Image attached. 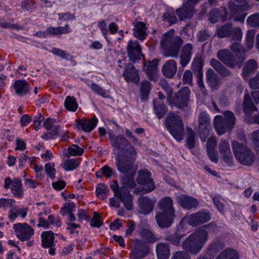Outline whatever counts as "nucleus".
<instances>
[{
    "label": "nucleus",
    "instance_id": "1",
    "mask_svg": "<svg viewBox=\"0 0 259 259\" xmlns=\"http://www.w3.org/2000/svg\"><path fill=\"white\" fill-rule=\"evenodd\" d=\"M183 44L182 38L179 36L175 35V31L172 29L165 32L161 37L160 46L166 57L178 58Z\"/></svg>",
    "mask_w": 259,
    "mask_h": 259
},
{
    "label": "nucleus",
    "instance_id": "2",
    "mask_svg": "<svg viewBox=\"0 0 259 259\" xmlns=\"http://www.w3.org/2000/svg\"><path fill=\"white\" fill-rule=\"evenodd\" d=\"M208 240V233L206 230L199 229L191 234L183 242L182 246L192 254L199 253Z\"/></svg>",
    "mask_w": 259,
    "mask_h": 259
},
{
    "label": "nucleus",
    "instance_id": "3",
    "mask_svg": "<svg viewBox=\"0 0 259 259\" xmlns=\"http://www.w3.org/2000/svg\"><path fill=\"white\" fill-rule=\"evenodd\" d=\"M232 149L236 158L241 164L247 166L253 164L255 155L245 144L233 141Z\"/></svg>",
    "mask_w": 259,
    "mask_h": 259
},
{
    "label": "nucleus",
    "instance_id": "4",
    "mask_svg": "<svg viewBox=\"0 0 259 259\" xmlns=\"http://www.w3.org/2000/svg\"><path fill=\"white\" fill-rule=\"evenodd\" d=\"M224 116V117L221 115H217L214 119V126L217 134L219 135L224 134L227 132L231 131L235 123V116L232 111L229 110L225 111Z\"/></svg>",
    "mask_w": 259,
    "mask_h": 259
},
{
    "label": "nucleus",
    "instance_id": "5",
    "mask_svg": "<svg viewBox=\"0 0 259 259\" xmlns=\"http://www.w3.org/2000/svg\"><path fill=\"white\" fill-rule=\"evenodd\" d=\"M165 124L176 140L181 141L183 139L184 126L179 115L174 113H169L165 119Z\"/></svg>",
    "mask_w": 259,
    "mask_h": 259
},
{
    "label": "nucleus",
    "instance_id": "6",
    "mask_svg": "<svg viewBox=\"0 0 259 259\" xmlns=\"http://www.w3.org/2000/svg\"><path fill=\"white\" fill-rule=\"evenodd\" d=\"M110 142L115 150L123 153L126 157L129 155H132V157L136 156L137 153L134 146L123 136L118 135L116 137L111 136Z\"/></svg>",
    "mask_w": 259,
    "mask_h": 259
},
{
    "label": "nucleus",
    "instance_id": "7",
    "mask_svg": "<svg viewBox=\"0 0 259 259\" xmlns=\"http://www.w3.org/2000/svg\"><path fill=\"white\" fill-rule=\"evenodd\" d=\"M111 188L114 193V195L119 198L124 207L128 210L133 209V196L130 192L123 187L119 188L118 182L114 180L110 185Z\"/></svg>",
    "mask_w": 259,
    "mask_h": 259
},
{
    "label": "nucleus",
    "instance_id": "8",
    "mask_svg": "<svg viewBox=\"0 0 259 259\" xmlns=\"http://www.w3.org/2000/svg\"><path fill=\"white\" fill-rule=\"evenodd\" d=\"M190 89L188 87H184L177 93L172 99L171 98L167 103L171 106H175L179 109H182L188 106L190 100Z\"/></svg>",
    "mask_w": 259,
    "mask_h": 259
},
{
    "label": "nucleus",
    "instance_id": "9",
    "mask_svg": "<svg viewBox=\"0 0 259 259\" xmlns=\"http://www.w3.org/2000/svg\"><path fill=\"white\" fill-rule=\"evenodd\" d=\"M130 257L131 259H140L144 258L150 251L148 244L141 240L135 239L132 242Z\"/></svg>",
    "mask_w": 259,
    "mask_h": 259
},
{
    "label": "nucleus",
    "instance_id": "10",
    "mask_svg": "<svg viewBox=\"0 0 259 259\" xmlns=\"http://www.w3.org/2000/svg\"><path fill=\"white\" fill-rule=\"evenodd\" d=\"M217 57L224 63L226 65L230 68H234L237 66L240 67L243 62V58L238 62L234 55L230 53L228 50H221L217 53Z\"/></svg>",
    "mask_w": 259,
    "mask_h": 259
},
{
    "label": "nucleus",
    "instance_id": "11",
    "mask_svg": "<svg viewBox=\"0 0 259 259\" xmlns=\"http://www.w3.org/2000/svg\"><path fill=\"white\" fill-rule=\"evenodd\" d=\"M128 158L124 157H122L121 155L118 153L116 157V165L119 171L121 173L126 174L132 172L133 165L134 162V159L136 157H132V155Z\"/></svg>",
    "mask_w": 259,
    "mask_h": 259
},
{
    "label": "nucleus",
    "instance_id": "12",
    "mask_svg": "<svg viewBox=\"0 0 259 259\" xmlns=\"http://www.w3.org/2000/svg\"><path fill=\"white\" fill-rule=\"evenodd\" d=\"M13 228L16 236L21 241L29 240L34 235V229L26 223H18L14 225Z\"/></svg>",
    "mask_w": 259,
    "mask_h": 259
},
{
    "label": "nucleus",
    "instance_id": "13",
    "mask_svg": "<svg viewBox=\"0 0 259 259\" xmlns=\"http://www.w3.org/2000/svg\"><path fill=\"white\" fill-rule=\"evenodd\" d=\"M137 181L138 183L144 186L146 193L152 191L155 188L154 182L150 177V174L147 169H141L138 172Z\"/></svg>",
    "mask_w": 259,
    "mask_h": 259
},
{
    "label": "nucleus",
    "instance_id": "14",
    "mask_svg": "<svg viewBox=\"0 0 259 259\" xmlns=\"http://www.w3.org/2000/svg\"><path fill=\"white\" fill-rule=\"evenodd\" d=\"M211 215L208 212L199 211L189 215L187 218V221L189 225L196 227L209 221Z\"/></svg>",
    "mask_w": 259,
    "mask_h": 259
},
{
    "label": "nucleus",
    "instance_id": "15",
    "mask_svg": "<svg viewBox=\"0 0 259 259\" xmlns=\"http://www.w3.org/2000/svg\"><path fill=\"white\" fill-rule=\"evenodd\" d=\"M5 188L6 189L10 188L12 193L15 197H22L23 190L20 180L15 178L13 180H11L10 178H7L5 180Z\"/></svg>",
    "mask_w": 259,
    "mask_h": 259
},
{
    "label": "nucleus",
    "instance_id": "16",
    "mask_svg": "<svg viewBox=\"0 0 259 259\" xmlns=\"http://www.w3.org/2000/svg\"><path fill=\"white\" fill-rule=\"evenodd\" d=\"M175 214L163 212H157L155 218L156 223L161 228H167L171 226L173 223Z\"/></svg>",
    "mask_w": 259,
    "mask_h": 259
},
{
    "label": "nucleus",
    "instance_id": "17",
    "mask_svg": "<svg viewBox=\"0 0 259 259\" xmlns=\"http://www.w3.org/2000/svg\"><path fill=\"white\" fill-rule=\"evenodd\" d=\"M126 50L129 58L133 62L140 59L143 56L142 49L137 40H130L126 47Z\"/></svg>",
    "mask_w": 259,
    "mask_h": 259
},
{
    "label": "nucleus",
    "instance_id": "18",
    "mask_svg": "<svg viewBox=\"0 0 259 259\" xmlns=\"http://www.w3.org/2000/svg\"><path fill=\"white\" fill-rule=\"evenodd\" d=\"M193 53V46L191 43L185 44L182 48L180 55V64L185 67L190 62Z\"/></svg>",
    "mask_w": 259,
    "mask_h": 259
},
{
    "label": "nucleus",
    "instance_id": "19",
    "mask_svg": "<svg viewBox=\"0 0 259 259\" xmlns=\"http://www.w3.org/2000/svg\"><path fill=\"white\" fill-rule=\"evenodd\" d=\"M138 202L139 213L147 214L153 210L155 200H152L146 196H141L139 198Z\"/></svg>",
    "mask_w": 259,
    "mask_h": 259
},
{
    "label": "nucleus",
    "instance_id": "20",
    "mask_svg": "<svg viewBox=\"0 0 259 259\" xmlns=\"http://www.w3.org/2000/svg\"><path fill=\"white\" fill-rule=\"evenodd\" d=\"M229 11L230 18H233L234 21H238L243 23L246 14L244 13L241 7L233 3H230L229 4Z\"/></svg>",
    "mask_w": 259,
    "mask_h": 259
},
{
    "label": "nucleus",
    "instance_id": "21",
    "mask_svg": "<svg viewBox=\"0 0 259 259\" xmlns=\"http://www.w3.org/2000/svg\"><path fill=\"white\" fill-rule=\"evenodd\" d=\"M219 151L223 156L224 160L228 165H232L233 164V158L229 142L226 140H222L219 144Z\"/></svg>",
    "mask_w": 259,
    "mask_h": 259
},
{
    "label": "nucleus",
    "instance_id": "22",
    "mask_svg": "<svg viewBox=\"0 0 259 259\" xmlns=\"http://www.w3.org/2000/svg\"><path fill=\"white\" fill-rule=\"evenodd\" d=\"M122 75L127 82L131 81L135 83H137L140 80L138 70L131 64H129L126 67Z\"/></svg>",
    "mask_w": 259,
    "mask_h": 259
},
{
    "label": "nucleus",
    "instance_id": "23",
    "mask_svg": "<svg viewBox=\"0 0 259 259\" xmlns=\"http://www.w3.org/2000/svg\"><path fill=\"white\" fill-rule=\"evenodd\" d=\"M177 202L184 208L191 209L198 205V201L193 197L185 195H180L177 197Z\"/></svg>",
    "mask_w": 259,
    "mask_h": 259
},
{
    "label": "nucleus",
    "instance_id": "24",
    "mask_svg": "<svg viewBox=\"0 0 259 259\" xmlns=\"http://www.w3.org/2000/svg\"><path fill=\"white\" fill-rule=\"evenodd\" d=\"M177 71V63L173 59H170L165 62L161 69L163 75L168 78H172Z\"/></svg>",
    "mask_w": 259,
    "mask_h": 259
},
{
    "label": "nucleus",
    "instance_id": "25",
    "mask_svg": "<svg viewBox=\"0 0 259 259\" xmlns=\"http://www.w3.org/2000/svg\"><path fill=\"white\" fill-rule=\"evenodd\" d=\"M158 59H154L152 61H149L144 65V70L149 78L153 81L157 79V65Z\"/></svg>",
    "mask_w": 259,
    "mask_h": 259
},
{
    "label": "nucleus",
    "instance_id": "26",
    "mask_svg": "<svg viewBox=\"0 0 259 259\" xmlns=\"http://www.w3.org/2000/svg\"><path fill=\"white\" fill-rule=\"evenodd\" d=\"M98 122V119L93 116L91 119L82 118L76 121L77 127L81 128L87 132H90L96 126Z\"/></svg>",
    "mask_w": 259,
    "mask_h": 259
},
{
    "label": "nucleus",
    "instance_id": "27",
    "mask_svg": "<svg viewBox=\"0 0 259 259\" xmlns=\"http://www.w3.org/2000/svg\"><path fill=\"white\" fill-rule=\"evenodd\" d=\"M206 82L212 90H218L221 85V79L212 69H209L206 72Z\"/></svg>",
    "mask_w": 259,
    "mask_h": 259
},
{
    "label": "nucleus",
    "instance_id": "28",
    "mask_svg": "<svg viewBox=\"0 0 259 259\" xmlns=\"http://www.w3.org/2000/svg\"><path fill=\"white\" fill-rule=\"evenodd\" d=\"M157 206L161 211L175 213L173 206V201L169 197H164L158 202Z\"/></svg>",
    "mask_w": 259,
    "mask_h": 259
},
{
    "label": "nucleus",
    "instance_id": "29",
    "mask_svg": "<svg viewBox=\"0 0 259 259\" xmlns=\"http://www.w3.org/2000/svg\"><path fill=\"white\" fill-rule=\"evenodd\" d=\"M230 48L233 52L236 54L235 57L238 62L240 61L241 58H243V62L247 58V50H246L240 43L234 42L231 46Z\"/></svg>",
    "mask_w": 259,
    "mask_h": 259
},
{
    "label": "nucleus",
    "instance_id": "30",
    "mask_svg": "<svg viewBox=\"0 0 259 259\" xmlns=\"http://www.w3.org/2000/svg\"><path fill=\"white\" fill-rule=\"evenodd\" d=\"M194 8L190 6L185 5L183 3V6L180 9L176 10V14L179 17L180 20H184L187 18H190L193 15Z\"/></svg>",
    "mask_w": 259,
    "mask_h": 259
},
{
    "label": "nucleus",
    "instance_id": "31",
    "mask_svg": "<svg viewBox=\"0 0 259 259\" xmlns=\"http://www.w3.org/2000/svg\"><path fill=\"white\" fill-rule=\"evenodd\" d=\"M257 68V63L254 59L248 60L242 68V76L247 78L250 74L255 72Z\"/></svg>",
    "mask_w": 259,
    "mask_h": 259
},
{
    "label": "nucleus",
    "instance_id": "32",
    "mask_svg": "<svg viewBox=\"0 0 259 259\" xmlns=\"http://www.w3.org/2000/svg\"><path fill=\"white\" fill-rule=\"evenodd\" d=\"M135 26L134 35L140 40H144L147 35L146 32L147 28L144 22L141 21L136 22L133 23Z\"/></svg>",
    "mask_w": 259,
    "mask_h": 259
},
{
    "label": "nucleus",
    "instance_id": "33",
    "mask_svg": "<svg viewBox=\"0 0 259 259\" xmlns=\"http://www.w3.org/2000/svg\"><path fill=\"white\" fill-rule=\"evenodd\" d=\"M156 255L158 259H168L170 255L169 246L165 243H159L156 246Z\"/></svg>",
    "mask_w": 259,
    "mask_h": 259
},
{
    "label": "nucleus",
    "instance_id": "34",
    "mask_svg": "<svg viewBox=\"0 0 259 259\" xmlns=\"http://www.w3.org/2000/svg\"><path fill=\"white\" fill-rule=\"evenodd\" d=\"M14 87L18 95L23 96L28 92L29 84L26 80H18L15 82Z\"/></svg>",
    "mask_w": 259,
    "mask_h": 259
},
{
    "label": "nucleus",
    "instance_id": "35",
    "mask_svg": "<svg viewBox=\"0 0 259 259\" xmlns=\"http://www.w3.org/2000/svg\"><path fill=\"white\" fill-rule=\"evenodd\" d=\"M41 244L44 248L51 247L55 246L54 234L52 231H46L41 234Z\"/></svg>",
    "mask_w": 259,
    "mask_h": 259
},
{
    "label": "nucleus",
    "instance_id": "36",
    "mask_svg": "<svg viewBox=\"0 0 259 259\" xmlns=\"http://www.w3.org/2000/svg\"><path fill=\"white\" fill-rule=\"evenodd\" d=\"M227 10L225 8H223L221 11L218 9H213L209 12L208 20L211 23H214L218 21L219 18L221 17L223 21L226 19L225 18Z\"/></svg>",
    "mask_w": 259,
    "mask_h": 259
},
{
    "label": "nucleus",
    "instance_id": "37",
    "mask_svg": "<svg viewBox=\"0 0 259 259\" xmlns=\"http://www.w3.org/2000/svg\"><path fill=\"white\" fill-rule=\"evenodd\" d=\"M154 111L159 119L161 118L167 112V108L163 102L157 99L153 100V102Z\"/></svg>",
    "mask_w": 259,
    "mask_h": 259
},
{
    "label": "nucleus",
    "instance_id": "38",
    "mask_svg": "<svg viewBox=\"0 0 259 259\" xmlns=\"http://www.w3.org/2000/svg\"><path fill=\"white\" fill-rule=\"evenodd\" d=\"M135 172H132L126 174L121 179L122 184L126 190L127 188L132 189L136 186V184L134 181Z\"/></svg>",
    "mask_w": 259,
    "mask_h": 259
},
{
    "label": "nucleus",
    "instance_id": "39",
    "mask_svg": "<svg viewBox=\"0 0 259 259\" xmlns=\"http://www.w3.org/2000/svg\"><path fill=\"white\" fill-rule=\"evenodd\" d=\"M243 109L246 113H251L257 110V108L254 106L249 94L245 95L243 100Z\"/></svg>",
    "mask_w": 259,
    "mask_h": 259
},
{
    "label": "nucleus",
    "instance_id": "40",
    "mask_svg": "<svg viewBox=\"0 0 259 259\" xmlns=\"http://www.w3.org/2000/svg\"><path fill=\"white\" fill-rule=\"evenodd\" d=\"M64 106L70 111H75L78 108V104L73 96H68L66 98Z\"/></svg>",
    "mask_w": 259,
    "mask_h": 259
},
{
    "label": "nucleus",
    "instance_id": "41",
    "mask_svg": "<svg viewBox=\"0 0 259 259\" xmlns=\"http://www.w3.org/2000/svg\"><path fill=\"white\" fill-rule=\"evenodd\" d=\"M216 259H238V255L233 249H226L221 252Z\"/></svg>",
    "mask_w": 259,
    "mask_h": 259
},
{
    "label": "nucleus",
    "instance_id": "42",
    "mask_svg": "<svg viewBox=\"0 0 259 259\" xmlns=\"http://www.w3.org/2000/svg\"><path fill=\"white\" fill-rule=\"evenodd\" d=\"M151 89V83L148 81H143L141 82L140 92L143 100H145L148 99Z\"/></svg>",
    "mask_w": 259,
    "mask_h": 259
},
{
    "label": "nucleus",
    "instance_id": "43",
    "mask_svg": "<svg viewBox=\"0 0 259 259\" xmlns=\"http://www.w3.org/2000/svg\"><path fill=\"white\" fill-rule=\"evenodd\" d=\"M232 27L231 23H227L223 25L218 31L217 36L219 38L229 37Z\"/></svg>",
    "mask_w": 259,
    "mask_h": 259
},
{
    "label": "nucleus",
    "instance_id": "44",
    "mask_svg": "<svg viewBox=\"0 0 259 259\" xmlns=\"http://www.w3.org/2000/svg\"><path fill=\"white\" fill-rule=\"evenodd\" d=\"M203 61L200 57H196L192 62L191 68L197 73H203Z\"/></svg>",
    "mask_w": 259,
    "mask_h": 259
},
{
    "label": "nucleus",
    "instance_id": "45",
    "mask_svg": "<svg viewBox=\"0 0 259 259\" xmlns=\"http://www.w3.org/2000/svg\"><path fill=\"white\" fill-rule=\"evenodd\" d=\"M198 126L211 127L210 118L208 115L204 111H202L199 113L198 116Z\"/></svg>",
    "mask_w": 259,
    "mask_h": 259
},
{
    "label": "nucleus",
    "instance_id": "46",
    "mask_svg": "<svg viewBox=\"0 0 259 259\" xmlns=\"http://www.w3.org/2000/svg\"><path fill=\"white\" fill-rule=\"evenodd\" d=\"M188 137L186 141V145L189 149L194 147L195 144V133L190 128H187Z\"/></svg>",
    "mask_w": 259,
    "mask_h": 259
},
{
    "label": "nucleus",
    "instance_id": "47",
    "mask_svg": "<svg viewBox=\"0 0 259 259\" xmlns=\"http://www.w3.org/2000/svg\"><path fill=\"white\" fill-rule=\"evenodd\" d=\"M243 36L241 29L239 27L232 26L229 37L233 40L241 41Z\"/></svg>",
    "mask_w": 259,
    "mask_h": 259
},
{
    "label": "nucleus",
    "instance_id": "48",
    "mask_svg": "<svg viewBox=\"0 0 259 259\" xmlns=\"http://www.w3.org/2000/svg\"><path fill=\"white\" fill-rule=\"evenodd\" d=\"M68 25H66L65 27H50L47 29V32L53 35L61 34L62 33H68Z\"/></svg>",
    "mask_w": 259,
    "mask_h": 259
},
{
    "label": "nucleus",
    "instance_id": "49",
    "mask_svg": "<svg viewBox=\"0 0 259 259\" xmlns=\"http://www.w3.org/2000/svg\"><path fill=\"white\" fill-rule=\"evenodd\" d=\"M183 237V234H181L179 232H176L172 235L166 236L165 239L172 244L178 245L179 244L181 239Z\"/></svg>",
    "mask_w": 259,
    "mask_h": 259
},
{
    "label": "nucleus",
    "instance_id": "50",
    "mask_svg": "<svg viewBox=\"0 0 259 259\" xmlns=\"http://www.w3.org/2000/svg\"><path fill=\"white\" fill-rule=\"evenodd\" d=\"M79 165V162L76 159L66 160L62 164V167L67 171L76 168Z\"/></svg>",
    "mask_w": 259,
    "mask_h": 259
},
{
    "label": "nucleus",
    "instance_id": "51",
    "mask_svg": "<svg viewBox=\"0 0 259 259\" xmlns=\"http://www.w3.org/2000/svg\"><path fill=\"white\" fill-rule=\"evenodd\" d=\"M83 152L84 150L82 148L76 145H72L68 148V153L66 156L68 157L70 156L81 155Z\"/></svg>",
    "mask_w": 259,
    "mask_h": 259
},
{
    "label": "nucleus",
    "instance_id": "52",
    "mask_svg": "<svg viewBox=\"0 0 259 259\" xmlns=\"http://www.w3.org/2000/svg\"><path fill=\"white\" fill-rule=\"evenodd\" d=\"M140 234L141 237L147 239L149 242H154L157 240L154 234L149 229H143Z\"/></svg>",
    "mask_w": 259,
    "mask_h": 259
},
{
    "label": "nucleus",
    "instance_id": "53",
    "mask_svg": "<svg viewBox=\"0 0 259 259\" xmlns=\"http://www.w3.org/2000/svg\"><path fill=\"white\" fill-rule=\"evenodd\" d=\"M255 34L253 30H249L247 32L245 41L246 47L249 49H251L254 45Z\"/></svg>",
    "mask_w": 259,
    "mask_h": 259
},
{
    "label": "nucleus",
    "instance_id": "54",
    "mask_svg": "<svg viewBox=\"0 0 259 259\" xmlns=\"http://www.w3.org/2000/svg\"><path fill=\"white\" fill-rule=\"evenodd\" d=\"M60 127L59 125H54L51 128H50V131L42 135L41 137L45 140L53 138L55 136L58 135Z\"/></svg>",
    "mask_w": 259,
    "mask_h": 259
},
{
    "label": "nucleus",
    "instance_id": "55",
    "mask_svg": "<svg viewBox=\"0 0 259 259\" xmlns=\"http://www.w3.org/2000/svg\"><path fill=\"white\" fill-rule=\"evenodd\" d=\"M212 33L207 29H203L199 31L197 34V40L199 42H203L208 40Z\"/></svg>",
    "mask_w": 259,
    "mask_h": 259
},
{
    "label": "nucleus",
    "instance_id": "56",
    "mask_svg": "<svg viewBox=\"0 0 259 259\" xmlns=\"http://www.w3.org/2000/svg\"><path fill=\"white\" fill-rule=\"evenodd\" d=\"M211 129V127L198 126V132L202 142H205L209 135L210 130Z\"/></svg>",
    "mask_w": 259,
    "mask_h": 259
},
{
    "label": "nucleus",
    "instance_id": "57",
    "mask_svg": "<svg viewBox=\"0 0 259 259\" xmlns=\"http://www.w3.org/2000/svg\"><path fill=\"white\" fill-rule=\"evenodd\" d=\"M183 84H187L190 86L193 85V74L190 70H186L185 71L182 78Z\"/></svg>",
    "mask_w": 259,
    "mask_h": 259
},
{
    "label": "nucleus",
    "instance_id": "58",
    "mask_svg": "<svg viewBox=\"0 0 259 259\" xmlns=\"http://www.w3.org/2000/svg\"><path fill=\"white\" fill-rule=\"evenodd\" d=\"M74 207L75 205L72 202L65 203L60 210V213L63 215H65L67 214H69L72 212Z\"/></svg>",
    "mask_w": 259,
    "mask_h": 259
},
{
    "label": "nucleus",
    "instance_id": "59",
    "mask_svg": "<svg viewBox=\"0 0 259 259\" xmlns=\"http://www.w3.org/2000/svg\"><path fill=\"white\" fill-rule=\"evenodd\" d=\"M96 192L98 197L102 196V199H104L106 197L103 196L109 192V189L104 184H99L97 187Z\"/></svg>",
    "mask_w": 259,
    "mask_h": 259
},
{
    "label": "nucleus",
    "instance_id": "60",
    "mask_svg": "<svg viewBox=\"0 0 259 259\" xmlns=\"http://www.w3.org/2000/svg\"><path fill=\"white\" fill-rule=\"evenodd\" d=\"M51 52L64 59L69 60L72 58V57L66 52L56 48H53Z\"/></svg>",
    "mask_w": 259,
    "mask_h": 259
},
{
    "label": "nucleus",
    "instance_id": "61",
    "mask_svg": "<svg viewBox=\"0 0 259 259\" xmlns=\"http://www.w3.org/2000/svg\"><path fill=\"white\" fill-rule=\"evenodd\" d=\"M247 23L251 27L259 26V14L255 13L249 16L247 19Z\"/></svg>",
    "mask_w": 259,
    "mask_h": 259
},
{
    "label": "nucleus",
    "instance_id": "62",
    "mask_svg": "<svg viewBox=\"0 0 259 259\" xmlns=\"http://www.w3.org/2000/svg\"><path fill=\"white\" fill-rule=\"evenodd\" d=\"M164 21H166L170 24H173L177 22V18L174 12H167L165 13L163 16Z\"/></svg>",
    "mask_w": 259,
    "mask_h": 259
},
{
    "label": "nucleus",
    "instance_id": "63",
    "mask_svg": "<svg viewBox=\"0 0 259 259\" xmlns=\"http://www.w3.org/2000/svg\"><path fill=\"white\" fill-rule=\"evenodd\" d=\"M249 85L252 90L259 89V73L249 80Z\"/></svg>",
    "mask_w": 259,
    "mask_h": 259
},
{
    "label": "nucleus",
    "instance_id": "64",
    "mask_svg": "<svg viewBox=\"0 0 259 259\" xmlns=\"http://www.w3.org/2000/svg\"><path fill=\"white\" fill-rule=\"evenodd\" d=\"M189 254L184 251H178L174 253L171 259H190Z\"/></svg>",
    "mask_w": 259,
    "mask_h": 259
}]
</instances>
